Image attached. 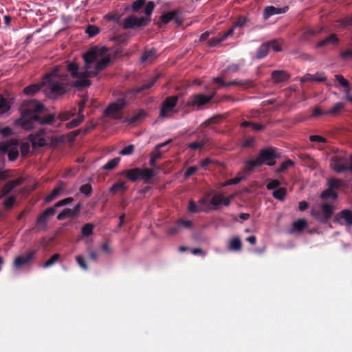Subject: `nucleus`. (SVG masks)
<instances>
[{"mask_svg": "<svg viewBox=\"0 0 352 352\" xmlns=\"http://www.w3.org/2000/svg\"><path fill=\"white\" fill-rule=\"evenodd\" d=\"M76 115V108H74L68 111H62L56 114V121L58 120L60 122L57 124V126L60 125V123L69 120L70 118Z\"/></svg>", "mask_w": 352, "mask_h": 352, "instance_id": "a878e982", "label": "nucleus"}, {"mask_svg": "<svg viewBox=\"0 0 352 352\" xmlns=\"http://www.w3.org/2000/svg\"><path fill=\"white\" fill-rule=\"evenodd\" d=\"M338 38L335 34H331L324 39H322L317 43V47H324L329 43L336 44L338 43Z\"/></svg>", "mask_w": 352, "mask_h": 352, "instance_id": "c756f323", "label": "nucleus"}, {"mask_svg": "<svg viewBox=\"0 0 352 352\" xmlns=\"http://www.w3.org/2000/svg\"><path fill=\"white\" fill-rule=\"evenodd\" d=\"M322 31L321 28H309L306 30L301 36L302 40H308L311 36L317 35Z\"/></svg>", "mask_w": 352, "mask_h": 352, "instance_id": "e433bc0d", "label": "nucleus"}, {"mask_svg": "<svg viewBox=\"0 0 352 352\" xmlns=\"http://www.w3.org/2000/svg\"><path fill=\"white\" fill-rule=\"evenodd\" d=\"M339 22L342 27L352 26V15L344 17L340 20Z\"/></svg>", "mask_w": 352, "mask_h": 352, "instance_id": "774afa93", "label": "nucleus"}, {"mask_svg": "<svg viewBox=\"0 0 352 352\" xmlns=\"http://www.w3.org/2000/svg\"><path fill=\"white\" fill-rule=\"evenodd\" d=\"M177 223H178L179 226L181 228H190L192 226V221L190 220H185L184 219H179Z\"/></svg>", "mask_w": 352, "mask_h": 352, "instance_id": "338daca9", "label": "nucleus"}, {"mask_svg": "<svg viewBox=\"0 0 352 352\" xmlns=\"http://www.w3.org/2000/svg\"><path fill=\"white\" fill-rule=\"evenodd\" d=\"M343 184V182L340 179L331 178L329 180V187L331 189H338Z\"/></svg>", "mask_w": 352, "mask_h": 352, "instance_id": "3c124183", "label": "nucleus"}, {"mask_svg": "<svg viewBox=\"0 0 352 352\" xmlns=\"http://www.w3.org/2000/svg\"><path fill=\"white\" fill-rule=\"evenodd\" d=\"M213 82L219 85L220 87H228L230 85H236L245 88L252 87L254 83L251 80H233L228 82H225L222 76H217L213 79Z\"/></svg>", "mask_w": 352, "mask_h": 352, "instance_id": "ddd939ff", "label": "nucleus"}, {"mask_svg": "<svg viewBox=\"0 0 352 352\" xmlns=\"http://www.w3.org/2000/svg\"><path fill=\"white\" fill-rule=\"evenodd\" d=\"M45 133V130L41 129L34 133H30L28 140L32 143L33 148L43 147L47 145V142L42 136Z\"/></svg>", "mask_w": 352, "mask_h": 352, "instance_id": "4468645a", "label": "nucleus"}, {"mask_svg": "<svg viewBox=\"0 0 352 352\" xmlns=\"http://www.w3.org/2000/svg\"><path fill=\"white\" fill-rule=\"evenodd\" d=\"M74 201V198L69 197L65 199H61L58 201H57L53 207H55V209L56 208L62 207L66 205H68L71 204Z\"/></svg>", "mask_w": 352, "mask_h": 352, "instance_id": "4d7b16f0", "label": "nucleus"}, {"mask_svg": "<svg viewBox=\"0 0 352 352\" xmlns=\"http://www.w3.org/2000/svg\"><path fill=\"white\" fill-rule=\"evenodd\" d=\"M320 197L322 199H327L329 198L336 199L338 197V195L333 189L329 187V188L326 189L321 193Z\"/></svg>", "mask_w": 352, "mask_h": 352, "instance_id": "37998d69", "label": "nucleus"}, {"mask_svg": "<svg viewBox=\"0 0 352 352\" xmlns=\"http://www.w3.org/2000/svg\"><path fill=\"white\" fill-rule=\"evenodd\" d=\"M8 159L10 161H14L19 156V151L17 146H12L8 153Z\"/></svg>", "mask_w": 352, "mask_h": 352, "instance_id": "8fccbe9b", "label": "nucleus"}, {"mask_svg": "<svg viewBox=\"0 0 352 352\" xmlns=\"http://www.w3.org/2000/svg\"><path fill=\"white\" fill-rule=\"evenodd\" d=\"M271 77L275 82H282L289 79L290 75L284 70H274L272 72Z\"/></svg>", "mask_w": 352, "mask_h": 352, "instance_id": "393cba45", "label": "nucleus"}, {"mask_svg": "<svg viewBox=\"0 0 352 352\" xmlns=\"http://www.w3.org/2000/svg\"><path fill=\"white\" fill-rule=\"evenodd\" d=\"M294 165V162L291 160H287L283 162L280 166L276 169V173L279 174L287 170L289 167H292Z\"/></svg>", "mask_w": 352, "mask_h": 352, "instance_id": "a18cd8bd", "label": "nucleus"}, {"mask_svg": "<svg viewBox=\"0 0 352 352\" xmlns=\"http://www.w3.org/2000/svg\"><path fill=\"white\" fill-rule=\"evenodd\" d=\"M228 249L230 251L240 252L242 249V243L239 236L233 237L229 243Z\"/></svg>", "mask_w": 352, "mask_h": 352, "instance_id": "7c9ffc66", "label": "nucleus"}, {"mask_svg": "<svg viewBox=\"0 0 352 352\" xmlns=\"http://www.w3.org/2000/svg\"><path fill=\"white\" fill-rule=\"evenodd\" d=\"M80 192L86 196H89L92 192V186L89 184H85L80 187Z\"/></svg>", "mask_w": 352, "mask_h": 352, "instance_id": "13d9d810", "label": "nucleus"}, {"mask_svg": "<svg viewBox=\"0 0 352 352\" xmlns=\"http://www.w3.org/2000/svg\"><path fill=\"white\" fill-rule=\"evenodd\" d=\"M78 106H79V110L78 112L77 118L75 119H73L72 121H70L66 124L65 126H66L67 129L75 128V127L79 126L83 122V120L85 119V116L82 114V112H83V110H84V108L85 106V102L84 101H80L78 104Z\"/></svg>", "mask_w": 352, "mask_h": 352, "instance_id": "6ab92c4d", "label": "nucleus"}, {"mask_svg": "<svg viewBox=\"0 0 352 352\" xmlns=\"http://www.w3.org/2000/svg\"><path fill=\"white\" fill-rule=\"evenodd\" d=\"M126 95L122 94L120 98H118L116 100V102L109 104L104 111L105 116H109L115 120L120 119L121 118L120 111L126 104Z\"/></svg>", "mask_w": 352, "mask_h": 352, "instance_id": "39448f33", "label": "nucleus"}, {"mask_svg": "<svg viewBox=\"0 0 352 352\" xmlns=\"http://www.w3.org/2000/svg\"><path fill=\"white\" fill-rule=\"evenodd\" d=\"M269 48H272L274 52H280L282 50L281 45L278 40L274 39L266 42Z\"/></svg>", "mask_w": 352, "mask_h": 352, "instance_id": "09e8293b", "label": "nucleus"}, {"mask_svg": "<svg viewBox=\"0 0 352 352\" xmlns=\"http://www.w3.org/2000/svg\"><path fill=\"white\" fill-rule=\"evenodd\" d=\"M56 210L55 207H50L41 213L36 221V228L38 230H45L47 228L48 221L55 214Z\"/></svg>", "mask_w": 352, "mask_h": 352, "instance_id": "9d476101", "label": "nucleus"}, {"mask_svg": "<svg viewBox=\"0 0 352 352\" xmlns=\"http://www.w3.org/2000/svg\"><path fill=\"white\" fill-rule=\"evenodd\" d=\"M145 0H136L132 4V9L135 12H138L145 5Z\"/></svg>", "mask_w": 352, "mask_h": 352, "instance_id": "0e129e2a", "label": "nucleus"}, {"mask_svg": "<svg viewBox=\"0 0 352 352\" xmlns=\"http://www.w3.org/2000/svg\"><path fill=\"white\" fill-rule=\"evenodd\" d=\"M44 84L46 86L45 93L51 99H55L57 96L65 94L72 88L79 90L87 85L85 80L72 81L67 74H60L58 67L45 76Z\"/></svg>", "mask_w": 352, "mask_h": 352, "instance_id": "f257e3e1", "label": "nucleus"}, {"mask_svg": "<svg viewBox=\"0 0 352 352\" xmlns=\"http://www.w3.org/2000/svg\"><path fill=\"white\" fill-rule=\"evenodd\" d=\"M36 254L35 250L28 252L25 255L17 256L14 261L13 265L16 269H20L28 265L34 258Z\"/></svg>", "mask_w": 352, "mask_h": 352, "instance_id": "dca6fc26", "label": "nucleus"}, {"mask_svg": "<svg viewBox=\"0 0 352 352\" xmlns=\"http://www.w3.org/2000/svg\"><path fill=\"white\" fill-rule=\"evenodd\" d=\"M280 182L278 179H272L267 184V188L268 190H276L279 188L278 187L280 185Z\"/></svg>", "mask_w": 352, "mask_h": 352, "instance_id": "052dcab7", "label": "nucleus"}, {"mask_svg": "<svg viewBox=\"0 0 352 352\" xmlns=\"http://www.w3.org/2000/svg\"><path fill=\"white\" fill-rule=\"evenodd\" d=\"M104 53V47L95 46L91 47L82 57L85 61V74L90 78H94L98 74L107 68L111 59L109 56L100 57Z\"/></svg>", "mask_w": 352, "mask_h": 352, "instance_id": "f03ea898", "label": "nucleus"}, {"mask_svg": "<svg viewBox=\"0 0 352 352\" xmlns=\"http://www.w3.org/2000/svg\"><path fill=\"white\" fill-rule=\"evenodd\" d=\"M155 8V3L153 1H148L144 7V12L148 16H150Z\"/></svg>", "mask_w": 352, "mask_h": 352, "instance_id": "e2e57ef3", "label": "nucleus"}, {"mask_svg": "<svg viewBox=\"0 0 352 352\" xmlns=\"http://www.w3.org/2000/svg\"><path fill=\"white\" fill-rule=\"evenodd\" d=\"M10 109V106L7 100L3 97L0 96V113H4Z\"/></svg>", "mask_w": 352, "mask_h": 352, "instance_id": "6e6d98bb", "label": "nucleus"}, {"mask_svg": "<svg viewBox=\"0 0 352 352\" xmlns=\"http://www.w3.org/2000/svg\"><path fill=\"white\" fill-rule=\"evenodd\" d=\"M217 90L213 89L210 91V94L205 96L204 94H195L191 96V101L188 103V105L201 107L210 102L216 95Z\"/></svg>", "mask_w": 352, "mask_h": 352, "instance_id": "f8f14e48", "label": "nucleus"}, {"mask_svg": "<svg viewBox=\"0 0 352 352\" xmlns=\"http://www.w3.org/2000/svg\"><path fill=\"white\" fill-rule=\"evenodd\" d=\"M270 52L269 46L267 43H263L257 50L256 54V58L257 59H263L265 58Z\"/></svg>", "mask_w": 352, "mask_h": 352, "instance_id": "72a5a7b5", "label": "nucleus"}, {"mask_svg": "<svg viewBox=\"0 0 352 352\" xmlns=\"http://www.w3.org/2000/svg\"><path fill=\"white\" fill-rule=\"evenodd\" d=\"M334 222L340 225L352 226V211L346 209L342 210L335 216Z\"/></svg>", "mask_w": 352, "mask_h": 352, "instance_id": "f3484780", "label": "nucleus"}, {"mask_svg": "<svg viewBox=\"0 0 352 352\" xmlns=\"http://www.w3.org/2000/svg\"><path fill=\"white\" fill-rule=\"evenodd\" d=\"M151 21L149 17H137L135 15H130L125 18L122 22L124 29H131L146 26Z\"/></svg>", "mask_w": 352, "mask_h": 352, "instance_id": "0eeeda50", "label": "nucleus"}, {"mask_svg": "<svg viewBox=\"0 0 352 352\" xmlns=\"http://www.w3.org/2000/svg\"><path fill=\"white\" fill-rule=\"evenodd\" d=\"M60 255L59 254H54L52 256L47 260L43 265L45 268L49 267L55 264L60 258Z\"/></svg>", "mask_w": 352, "mask_h": 352, "instance_id": "603ef678", "label": "nucleus"}, {"mask_svg": "<svg viewBox=\"0 0 352 352\" xmlns=\"http://www.w3.org/2000/svg\"><path fill=\"white\" fill-rule=\"evenodd\" d=\"M44 109V105L36 100H25L20 106L22 117H29L32 115H38Z\"/></svg>", "mask_w": 352, "mask_h": 352, "instance_id": "20e7f679", "label": "nucleus"}, {"mask_svg": "<svg viewBox=\"0 0 352 352\" xmlns=\"http://www.w3.org/2000/svg\"><path fill=\"white\" fill-rule=\"evenodd\" d=\"M336 79L338 81L339 84L345 88L349 87V82L344 78V76L341 74L335 75Z\"/></svg>", "mask_w": 352, "mask_h": 352, "instance_id": "69168bd1", "label": "nucleus"}, {"mask_svg": "<svg viewBox=\"0 0 352 352\" xmlns=\"http://www.w3.org/2000/svg\"><path fill=\"white\" fill-rule=\"evenodd\" d=\"M67 187V184L65 182L63 181H59L57 184V186L52 190V191L47 195L44 200L46 203H49L56 198H57L62 192H63Z\"/></svg>", "mask_w": 352, "mask_h": 352, "instance_id": "aec40b11", "label": "nucleus"}, {"mask_svg": "<svg viewBox=\"0 0 352 352\" xmlns=\"http://www.w3.org/2000/svg\"><path fill=\"white\" fill-rule=\"evenodd\" d=\"M245 178V175L235 177L234 178H232V179H230L227 180L225 182V184H223V186H225L237 184L243 180Z\"/></svg>", "mask_w": 352, "mask_h": 352, "instance_id": "5fc2aeb1", "label": "nucleus"}, {"mask_svg": "<svg viewBox=\"0 0 352 352\" xmlns=\"http://www.w3.org/2000/svg\"><path fill=\"white\" fill-rule=\"evenodd\" d=\"M156 50L154 49L146 50L141 57L142 63L151 62L156 57Z\"/></svg>", "mask_w": 352, "mask_h": 352, "instance_id": "f704fd0d", "label": "nucleus"}, {"mask_svg": "<svg viewBox=\"0 0 352 352\" xmlns=\"http://www.w3.org/2000/svg\"><path fill=\"white\" fill-rule=\"evenodd\" d=\"M135 146L133 144H129L124 148H123L119 153L122 155H129L132 154L134 151Z\"/></svg>", "mask_w": 352, "mask_h": 352, "instance_id": "680f3d73", "label": "nucleus"}, {"mask_svg": "<svg viewBox=\"0 0 352 352\" xmlns=\"http://www.w3.org/2000/svg\"><path fill=\"white\" fill-rule=\"evenodd\" d=\"M286 195L287 188L283 187L277 188L272 192L273 197L279 201H283L285 199Z\"/></svg>", "mask_w": 352, "mask_h": 352, "instance_id": "a19ab883", "label": "nucleus"}, {"mask_svg": "<svg viewBox=\"0 0 352 352\" xmlns=\"http://www.w3.org/2000/svg\"><path fill=\"white\" fill-rule=\"evenodd\" d=\"M307 221L304 219H300L293 223L292 230L293 231L301 232L307 226Z\"/></svg>", "mask_w": 352, "mask_h": 352, "instance_id": "ea45409f", "label": "nucleus"}, {"mask_svg": "<svg viewBox=\"0 0 352 352\" xmlns=\"http://www.w3.org/2000/svg\"><path fill=\"white\" fill-rule=\"evenodd\" d=\"M34 115L29 117H22L20 122L23 129L30 131L35 128V123H37V120L34 119Z\"/></svg>", "mask_w": 352, "mask_h": 352, "instance_id": "cd10ccee", "label": "nucleus"}, {"mask_svg": "<svg viewBox=\"0 0 352 352\" xmlns=\"http://www.w3.org/2000/svg\"><path fill=\"white\" fill-rule=\"evenodd\" d=\"M120 162V158L119 157L111 159L105 165H104L103 168L109 170H113L118 165Z\"/></svg>", "mask_w": 352, "mask_h": 352, "instance_id": "c03bdc74", "label": "nucleus"}, {"mask_svg": "<svg viewBox=\"0 0 352 352\" xmlns=\"http://www.w3.org/2000/svg\"><path fill=\"white\" fill-rule=\"evenodd\" d=\"M170 142H171V140H170L164 143L159 144L156 145L155 149H156L157 152L155 153L151 154V158L149 160V164L151 167L155 168L157 166L156 161L158 159L161 158V157H162V153L159 151V149H160L163 146L167 145Z\"/></svg>", "mask_w": 352, "mask_h": 352, "instance_id": "bb28decb", "label": "nucleus"}, {"mask_svg": "<svg viewBox=\"0 0 352 352\" xmlns=\"http://www.w3.org/2000/svg\"><path fill=\"white\" fill-rule=\"evenodd\" d=\"M85 32L89 35V36L93 37L99 33L100 29L95 25H89L87 28Z\"/></svg>", "mask_w": 352, "mask_h": 352, "instance_id": "864d4df0", "label": "nucleus"}, {"mask_svg": "<svg viewBox=\"0 0 352 352\" xmlns=\"http://www.w3.org/2000/svg\"><path fill=\"white\" fill-rule=\"evenodd\" d=\"M94 226L92 223L85 224L81 230L82 234L84 236H89L93 234Z\"/></svg>", "mask_w": 352, "mask_h": 352, "instance_id": "de8ad7c7", "label": "nucleus"}, {"mask_svg": "<svg viewBox=\"0 0 352 352\" xmlns=\"http://www.w3.org/2000/svg\"><path fill=\"white\" fill-rule=\"evenodd\" d=\"M82 209V204L78 203L73 209L66 208H64L58 215L57 219L59 221L64 220L66 218H74L78 216Z\"/></svg>", "mask_w": 352, "mask_h": 352, "instance_id": "2eb2a0df", "label": "nucleus"}, {"mask_svg": "<svg viewBox=\"0 0 352 352\" xmlns=\"http://www.w3.org/2000/svg\"><path fill=\"white\" fill-rule=\"evenodd\" d=\"M145 116L146 113L144 111L140 110L138 112L135 113L130 118H129L127 121L129 124H134L141 118H144Z\"/></svg>", "mask_w": 352, "mask_h": 352, "instance_id": "49530a36", "label": "nucleus"}, {"mask_svg": "<svg viewBox=\"0 0 352 352\" xmlns=\"http://www.w3.org/2000/svg\"><path fill=\"white\" fill-rule=\"evenodd\" d=\"M18 141L16 140H10V141L3 143L0 146V151L3 153H8V151L12 148V146H18Z\"/></svg>", "mask_w": 352, "mask_h": 352, "instance_id": "79ce46f5", "label": "nucleus"}, {"mask_svg": "<svg viewBox=\"0 0 352 352\" xmlns=\"http://www.w3.org/2000/svg\"><path fill=\"white\" fill-rule=\"evenodd\" d=\"M179 12V10H175L173 11L167 12L163 13L160 16V21L164 23L167 24L173 19H175V15H177Z\"/></svg>", "mask_w": 352, "mask_h": 352, "instance_id": "2f4dec72", "label": "nucleus"}, {"mask_svg": "<svg viewBox=\"0 0 352 352\" xmlns=\"http://www.w3.org/2000/svg\"><path fill=\"white\" fill-rule=\"evenodd\" d=\"M334 206L329 203H324L321 205V210L312 212L311 214L316 219L322 223H327L332 217L334 211Z\"/></svg>", "mask_w": 352, "mask_h": 352, "instance_id": "6e6552de", "label": "nucleus"}, {"mask_svg": "<svg viewBox=\"0 0 352 352\" xmlns=\"http://www.w3.org/2000/svg\"><path fill=\"white\" fill-rule=\"evenodd\" d=\"M160 77V74H156L155 76H153L151 79H149L147 82H144L141 86L133 88L131 90V92L133 94H138L143 92L145 90L149 89L156 83V82L158 80Z\"/></svg>", "mask_w": 352, "mask_h": 352, "instance_id": "4be33fe9", "label": "nucleus"}, {"mask_svg": "<svg viewBox=\"0 0 352 352\" xmlns=\"http://www.w3.org/2000/svg\"><path fill=\"white\" fill-rule=\"evenodd\" d=\"M179 100L177 96H172L166 98L161 104L160 116L162 118H167L169 114L173 111Z\"/></svg>", "mask_w": 352, "mask_h": 352, "instance_id": "1a4fd4ad", "label": "nucleus"}, {"mask_svg": "<svg viewBox=\"0 0 352 352\" xmlns=\"http://www.w3.org/2000/svg\"><path fill=\"white\" fill-rule=\"evenodd\" d=\"M206 142H207V141L205 140H202L200 142H198V141L193 142H191L190 144H189L188 148H190V149H192V150H196V149L202 148L206 144Z\"/></svg>", "mask_w": 352, "mask_h": 352, "instance_id": "bf43d9fd", "label": "nucleus"}, {"mask_svg": "<svg viewBox=\"0 0 352 352\" xmlns=\"http://www.w3.org/2000/svg\"><path fill=\"white\" fill-rule=\"evenodd\" d=\"M23 182V179L19 177L14 180H11L6 183L0 190V199L10 193L16 187L20 186Z\"/></svg>", "mask_w": 352, "mask_h": 352, "instance_id": "a211bd4d", "label": "nucleus"}, {"mask_svg": "<svg viewBox=\"0 0 352 352\" xmlns=\"http://www.w3.org/2000/svg\"><path fill=\"white\" fill-rule=\"evenodd\" d=\"M288 10V6H285L283 8H276L272 6H267L264 8L263 17L265 20H267L270 16L273 15L287 12Z\"/></svg>", "mask_w": 352, "mask_h": 352, "instance_id": "412c9836", "label": "nucleus"}, {"mask_svg": "<svg viewBox=\"0 0 352 352\" xmlns=\"http://www.w3.org/2000/svg\"><path fill=\"white\" fill-rule=\"evenodd\" d=\"M43 86H45V84H44V81L42 83H36L30 85L24 88L23 93L25 95L33 96L36 94L41 89Z\"/></svg>", "mask_w": 352, "mask_h": 352, "instance_id": "c85d7f7f", "label": "nucleus"}, {"mask_svg": "<svg viewBox=\"0 0 352 352\" xmlns=\"http://www.w3.org/2000/svg\"><path fill=\"white\" fill-rule=\"evenodd\" d=\"M327 77L324 72H317L315 74H307L300 78V81L301 82H305L308 81L323 82L326 81Z\"/></svg>", "mask_w": 352, "mask_h": 352, "instance_id": "5701e85b", "label": "nucleus"}, {"mask_svg": "<svg viewBox=\"0 0 352 352\" xmlns=\"http://www.w3.org/2000/svg\"><path fill=\"white\" fill-rule=\"evenodd\" d=\"M127 188L126 182L118 181L111 187L110 192L114 193L118 191H126Z\"/></svg>", "mask_w": 352, "mask_h": 352, "instance_id": "4c0bfd02", "label": "nucleus"}, {"mask_svg": "<svg viewBox=\"0 0 352 352\" xmlns=\"http://www.w3.org/2000/svg\"><path fill=\"white\" fill-rule=\"evenodd\" d=\"M261 164L274 166L276 164L275 159L278 157L275 148H270L262 149L258 155Z\"/></svg>", "mask_w": 352, "mask_h": 352, "instance_id": "9b49d317", "label": "nucleus"}, {"mask_svg": "<svg viewBox=\"0 0 352 352\" xmlns=\"http://www.w3.org/2000/svg\"><path fill=\"white\" fill-rule=\"evenodd\" d=\"M261 165L262 164L260 162L258 157H257L255 160H248L245 163L244 173H243L242 174L244 175L245 173H250L254 168L258 167Z\"/></svg>", "mask_w": 352, "mask_h": 352, "instance_id": "473e14b6", "label": "nucleus"}, {"mask_svg": "<svg viewBox=\"0 0 352 352\" xmlns=\"http://www.w3.org/2000/svg\"><path fill=\"white\" fill-rule=\"evenodd\" d=\"M67 71L69 73V77L71 78L72 81L76 80H85L87 83V85L84 86V88L88 87L91 85V81L88 75H85V70L80 72L79 67L75 62H70L67 65Z\"/></svg>", "mask_w": 352, "mask_h": 352, "instance_id": "423d86ee", "label": "nucleus"}, {"mask_svg": "<svg viewBox=\"0 0 352 352\" xmlns=\"http://www.w3.org/2000/svg\"><path fill=\"white\" fill-rule=\"evenodd\" d=\"M349 166L340 162L338 160H335L333 164V170L338 173L349 171Z\"/></svg>", "mask_w": 352, "mask_h": 352, "instance_id": "c9c22d12", "label": "nucleus"}, {"mask_svg": "<svg viewBox=\"0 0 352 352\" xmlns=\"http://www.w3.org/2000/svg\"><path fill=\"white\" fill-rule=\"evenodd\" d=\"M119 176H124L132 182H136L140 179H143L144 184H149L151 179L155 175V171L152 169L145 168H133L124 170L118 173Z\"/></svg>", "mask_w": 352, "mask_h": 352, "instance_id": "7ed1b4c3", "label": "nucleus"}, {"mask_svg": "<svg viewBox=\"0 0 352 352\" xmlns=\"http://www.w3.org/2000/svg\"><path fill=\"white\" fill-rule=\"evenodd\" d=\"M344 107L343 102H337L334 106L326 111L327 115L336 116L338 115Z\"/></svg>", "mask_w": 352, "mask_h": 352, "instance_id": "58836bf2", "label": "nucleus"}, {"mask_svg": "<svg viewBox=\"0 0 352 352\" xmlns=\"http://www.w3.org/2000/svg\"><path fill=\"white\" fill-rule=\"evenodd\" d=\"M34 119L37 120V123L40 125H53L56 122V114L49 113L43 117L34 115Z\"/></svg>", "mask_w": 352, "mask_h": 352, "instance_id": "b1692460", "label": "nucleus"}]
</instances>
